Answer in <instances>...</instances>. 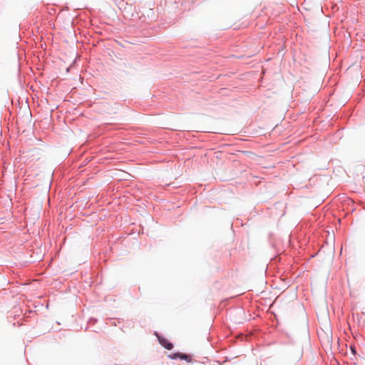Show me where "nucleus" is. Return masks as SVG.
<instances>
[{
  "label": "nucleus",
  "instance_id": "f257e3e1",
  "mask_svg": "<svg viewBox=\"0 0 365 365\" xmlns=\"http://www.w3.org/2000/svg\"><path fill=\"white\" fill-rule=\"evenodd\" d=\"M158 340H159V342L160 344L163 346L165 349H168V350H170L173 349V344L169 342L166 339L162 337V336H158Z\"/></svg>",
  "mask_w": 365,
  "mask_h": 365
},
{
  "label": "nucleus",
  "instance_id": "f03ea898",
  "mask_svg": "<svg viewBox=\"0 0 365 365\" xmlns=\"http://www.w3.org/2000/svg\"><path fill=\"white\" fill-rule=\"evenodd\" d=\"M184 360L186 361L188 363H191V362H193V363H197L198 364V361H196V360H192V356L190 355H188V354H184Z\"/></svg>",
  "mask_w": 365,
  "mask_h": 365
},
{
  "label": "nucleus",
  "instance_id": "7ed1b4c3",
  "mask_svg": "<svg viewBox=\"0 0 365 365\" xmlns=\"http://www.w3.org/2000/svg\"><path fill=\"white\" fill-rule=\"evenodd\" d=\"M176 356H178V357H180V358L182 359V354H180V353H179V354H175V355H174V356H173V358H175V357H176Z\"/></svg>",
  "mask_w": 365,
  "mask_h": 365
},
{
  "label": "nucleus",
  "instance_id": "20e7f679",
  "mask_svg": "<svg viewBox=\"0 0 365 365\" xmlns=\"http://www.w3.org/2000/svg\"><path fill=\"white\" fill-rule=\"evenodd\" d=\"M351 352L355 354H356V350H355V348L354 347H351Z\"/></svg>",
  "mask_w": 365,
  "mask_h": 365
}]
</instances>
